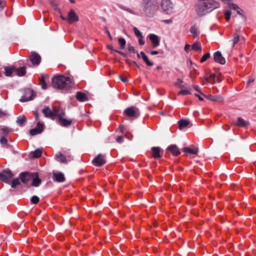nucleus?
<instances>
[{
    "label": "nucleus",
    "mask_w": 256,
    "mask_h": 256,
    "mask_svg": "<svg viewBox=\"0 0 256 256\" xmlns=\"http://www.w3.org/2000/svg\"><path fill=\"white\" fill-rule=\"evenodd\" d=\"M220 7V4L216 0H199L194 6L197 15L202 16Z\"/></svg>",
    "instance_id": "nucleus-1"
},
{
    "label": "nucleus",
    "mask_w": 256,
    "mask_h": 256,
    "mask_svg": "<svg viewBox=\"0 0 256 256\" xmlns=\"http://www.w3.org/2000/svg\"><path fill=\"white\" fill-rule=\"evenodd\" d=\"M144 14L148 17H153L159 8L158 0H142Z\"/></svg>",
    "instance_id": "nucleus-2"
},
{
    "label": "nucleus",
    "mask_w": 256,
    "mask_h": 256,
    "mask_svg": "<svg viewBox=\"0 0 256 256\" xmlns=\"http://www.w3.org/2000/svg\"><path fill=\"white\" fill-rule=\"evenodd\" d=\"M72 81L70 77L58 76L53 78L52 84L54 88L60 90H68L72 87Z\"/></svg>",
    "instance_id": "nucleus-3"
},
{
    "label": "nucleus",
    "mask_w": 256,
    "mask_h": 256,
    "mask_svg": "<svg viewBox=\"0 0 256 256\" xmlns=\"http://www.w3.org/2000/svg\"><path fill=\"white\" fill-rule=\"evenodd\" d=\"M124 114L128 117L137 118L140 116V112L138 108L132 106L125 109Z\"/></svg>",
    "instance_id": "nucleus-4"
},
{
    "label": "nucleus",
    "mask_w": 256,
    "mask_h": 256,
    "mask_svg": "<svg viewBox=\"0 0 256 256\" xmlns=\"http://www.w3.org/2000/svg\"><path fill=\"white\" fill-rule=\"evenodd\" d=\"M14 174L10 170H3L0 173V180L8 183L12 178L14 176Z\"/></svg>",
    "instance_id": "nucleus-5"
},
{
    "label": "nucleus",
    "mask_w": 256,
    "mask_h": 256,
    "mask_svg": "<svg viewBox=\"0 0 256 256\" xmlns=\"http://www.w3.org/2000/svg\"><path fill=\"white\" fill-rule=\"evenodd\" d=\"M36 93L33 90L30 88H27L24 90V95L20 100L22 102L31 100L34 99Z\"/></svg>",
    "instance_id": "nucleus-6"
},
{
    "label": "nucleus",
    "mask_w": 256,
    "mask_h": 256,
    "mask_svg": "<svg viewBox=\"0 0 256 256\" xmlns=\"http://www.w3.org/2000/svg\"><path fill=\"white\" fill-rule=\"evenodd\" d=\"M66 19L70 24H72L78 22L79 20V17L73 9H70L68 12Z\"/></svg>",
    "instance_id": "nucleus-7"
},
{
    "label": "nucleus",
    "mask_w": 256,
    "mask_h": 256,
    "mask_svg": "<svg viewBox=\"0 0 256 256\" xmlns=\"http://www.w3.org/2000/svg\"><path fill=\"white\" fill-rule=\"evenodd\" d=\"M29 60L34 66H38L41 62V57L36 52H32L29 56Z\"/></svg>",
    "instance_id": "nucleus-8"
},
{
    "label": "nucleus",
    "mask_w": 256,
    "mask_h": 256,
    "mask_svg": "<svg viewBox=\"0 0 256 256\" xmlns=\"http://www.w3.org/2000/svg\"><path fill=\"white\" fill-rule=\"evenodd\" d=\"M92 164L96 166H100L106 163V160L102 154H98L93 160Z\"/></svg>",
    "instance_id": "nucleus-9"
},
{
    "label": "nucleus",
    "mask_w": 256,
    "mask_h": 256,
    "mask_svg": "<svg viewBox=\"0 0 256 256\" xmlns=\"http://www.w3.org/2000/svg\"><path fill=\"white\" fill-rule=\"evenodd\" d=\"M161 8L164 12L168 13L172 9L173 4L170 0H162Z\"/></svg>",
    "instance_id": "nucleus-10"
},
{
    "label": "nucleus",
    "mask_w": 256,
    "mask_h": 256,
    "mask_svg": "<svg viewBox=\"0 0 256 256\" xmlns=\"http://www.w3.org/2000/svg\"><path fill=\"white\" fill-rule=\"evenodd\" d=\"M34 172H22L19 175L20 178L24 184H27L32 178V174Z\"/></svg>",
    "instance_id": "nucleus-11"
},
{
    "label": "nucleus",
    "mask_w": 256,
    "mask_h": 256,
    "mask_svg": "<svg viewBox=\"0 0 256 256\" xmlns=\"http://www.w3.org/2000/svg\"><path fill=\"white\" fill-rule=\"evenodd\" d=\"M43 130L44 125L42 123L38 122L36 124V127L30 130V134L31 136H34L41 134Z\"/></svg>",
    "instance_id": "nucleus-12"
},
{
    "label": "nucleus",
    "mask_w": 256,
    "mask_h": 256,
    "mask_svg": "<svg viewBox=\"0 0 256 256\" xmlns=\"http://www.w3.org/2000/svg\"><path fill=\"white\" fill-rule=\"evenodd\" d=\"M152 157L155 159H158L161 158L163 154V150L158 146L152 148Z\"/></svg>",
    "instance_id": "nucleus-13"
},
{
    "label": "nucleus",
    "mask_w": 256,
    "mask_h": 256,
    "mask_svg": "<svg viewBox=\"0 0 256 256\" xmlns=\"http://www.w3.org/2000/svg\"><path fill=\"white\" fill-rule=\"evenodd\" d=\"M214 59L216 62L221 64H224L226 63L225 58L222 56L220 51H217L214 53Z\"/></svg>",
    "instance_id": "nucleus-14"
},
{
    "label": "nucleus",
    "mask_w": 256,
    "mask_h": 256,
    "mask_svg": "<svg viewBox=\"0 0 256 256\" xmlns=\"http://www.w3.org/2000/svg\"><path fill=\"white\" fill-rule=\"evenodd\" d=\"M166 150L170 152L174 156H178L180 154L178 148L176 144H171L166 148Z\"/></svg>",
    "instance_id": "nucleus-15"
},
{
    "label": "nucleus",
    "mask_w": 256,
    "mask_h": 256,
    "mask_svg": "<svg viewBox=\"0 0 256 256\" xmlns=\"http://www.w3.org/2000/svg\"><path fill=\"white\" fill-rule=\"evenodd\" d=\"M32 182L31 185L33 186L38 187L42 183L41 180L39 178L38 174V172H34L32 174Z\"/></svg>",
    "instance_id": "nucleus-16"
},
{
    "label": "nucleus",
    "mask_w": 256,
    "mask_h": 256,
    "mask_svg": "<svg viewBox=\"0 0 256 256\" xmlns=\"http://www.w3.org/2000/svg\"><path fill=\"white\" fill-rule=\"evenodd\" d=\"M53 180L58 182H62L65 180L64 174L61 172H54L52 176Z\"/></svg>",
    "instance_id": "nucleus-17"
},
{
    "label": "nucleus",
    "mask_w": 256,
    "mask_h": 256,
    "mask_svg": "<svg viewBox=\"0 0 256 256\" xmlns=\"http://www.w3.org/2000/svg\"><path fill=\"white\" fill-rule=\"evenodd\" d=\"M182 151L188 154H194L196 155L198 154V148L196 147L194 148H190V147H186L184 148L182 150Z\"/></svg>",
    "instance_id": "nucleus-18"
},
{
    "label": "nucleus",
    "mask_w": 256,
    "mask_h": 256,
    "mask_svg": "<svg viewBox=\"0 0 256 256\" xmlns=\"http://www.w3.org/2000/svg\"><path fill=\"white\" fill-rule=\"evenodd\" d=\"M149 38L151 40L153 48H156L160 45V40L158 36L155 34H150Z\"/></svg>",
    "instance_id": "nucleus-19"
},
{
    "label": "nucleus",
    "mask_w": 256,
    "mask_h": 256,
    "mask_svg": "<svg viewBox=\"0 0 256 256\" xmlns=\"http://www.w3.org/2000/svg\"><path fill=\"white\" fill-rule=\"evenodd\" d=\"M72 123V120H67L66 118H64L63 117H60L58 119V124L64 127H67L70 126Z\"/></svg>",
    "instance_id": "nucleus-20"
},
{
    "label": "nucleus",
    "mask_w": 256,
    "mask_h": 256,
    "mask_svg": "<svg viewBox=\"0 0 256 256\" xmlns=\"http://www.w3.org/2000/svg\"><path fill=\"white\" fill-rule=\"evenodd\" d=\"M42 112L46 117L54 119V110H52L48 106H46L42 110Z\"/></svg>",
    "instance_id": "nucleus-21"
},
{
    "label": "nucleus",
    "mask_w": 256,
    "mask_h": 256,
    "mask_svg": "<svg viewBox=\"0 0 256 256\" xmlns=\"http://www.w3.org/2000/svg\"><path fill=\"white\" fill-rule=\"evenodd\" d=\"M53 110L54 118L56 116H58V118H60V117H64V116L65 112L63 109L54 107Z\"/></svg>",
    "instance_id": "nucleus-22"
},
{
    "label": "nucleus",
    "mask_w": 256,
    "mask_h": 256,
    "mask_svg": "<svg viewBox=\"0 0 256 256\" xmlns=\"http://www.w3.org/2000/svg\"><path fill=\"white\" fill-rule=\"evenodd\" d=\"M204 96L207 99L212 100V101H215V102H224V98L220 96H212V95H206L204 94Z\"/></svg>",
    "instance_id": "nucleus-23"
},
{
    "label": "nucleus",
    "mask_w": 256,
    "mask_h": 256,
    "mask_svg": "<svg viewBox=\"0 0 256 256\" xmlns=\"http://www.w3.org/2000/svg\"><path fill=\"white\" fill-rule=\"evenodd\" d=\"M76 98L79 102H84L88 100L86 94L82 92H78L76 94Z\"/></svg>",
    "instance_id": "nucleus-24"
},
{
    "label": "nucleus",
    "mask_w": 256,
    "mask_h": 256,
    "mask_svg": "<svg viewBox=\"0 0 256 256\" xmlns=\"http://www.w3.org/2000/svg\"><path fill=\"white\" fill-rule=\"evenodd\" d=\"M4 74L6 76H10L13 72H15V66H4Z\"/></svg>",
    "instance_id": "nucleus-25"
},
{
    "label": "nucleus",
    "mask_w": 256,
    "mask_h": 256,
    "mask_svg": "<svg viewBox=\"0 0 256 256\" xmlns=\"http://www.w3.org/2000/svg\"><path fill=\"white\" fill-rule=\"evenodd\" d=\"M16 75L19 76H22L25 75L26 73V67L22 66L19 68L15 67V72Z\"/></svg>",
    "instance_id": "nucleus-26"
},
{
    "label": "nucleus",
    "mask_w": 256,
    "mask_h": 256,
    "mask_svg": "<svg viewBox=\"0 0 256 256\" xmlns=\"http://www.w3.org/2000/svg\"><path fill=\"white\" fill-rule=\"evenodd\" d=\"M54 158L58 162L61 163L66 164L68 162L66 158L62 153L56 154Z\"/></svg>",
    "instance_id": "nucleus-27"
},
{
    "label": "nucleus",
    "mask_w": 256,
    "mask_h": 256,
    "mask_svg": "<svg viewBox=\"0 0 256 256\" xmlns=\"http://www.w3.org/2000/svg\"><path fill=\"white\" fill-rule=\"evenodd\" d=\"M249 124V122L246 121L242 118L238 117L236 124L238 126L244 128L247 126Z\"/></svg>",
    "instance_id": "nucleus-28"
},
{
    "label": "nucleus",
    "mask_w": 256,
    "mask_h": 256,
    "mask_svg": "<svg viewBox=\"0 0 256 256\" xmlns=\"http://www.w3.org/2000/svg\"><path fill=\"white\" fill-rule=\"evenodd\" d=\"M189 124L190 122L186 120L182 119L178 122V128L180 130H182L187 127Z\"/></svg>",
    "instance_id": "nucleus-29"
},
{
    "label": "nucleus",
    "mask_w": 256,
    "mask_h": 256,
    "mask_svg": "<svg viewBox=\"0 0 256 256\" xmlns=\"http://www.w3.org/2000/svg\"><path fill=\"white\" fill-rule=\"evenodd\" d=\"M140 55L141 56L144 60V61L145 62V63L148 66H152L154 65V62L150 61L148 57L146 56V55L145 54V53L144 52H140Z\"/></svg>",
    "instance_id": "nucleus-30"
},
{
    "label": "nucleus",
    "mask_w": 256,
    "mask_h": 256,
    "mask_svg": "<svg viewBox=\"0 0 256 256\" xmlns=\"http://www.w3.org/2000/svg\"><path fill=\"white\" fill-rule=\"evenodd\" d=\"M48 76V75L46 74H42L40 78V82L41 87H42V89H43V90H46L47 88V84L45 82V78Z\"/></svg>",
    "instance_id": "nucleus-31"
},
{
    "label": "nucleus",
    "mask_w": 256,
    "mask_h": 256,
    "mask_svg": "<svg viewBox=\"0 0 256 256\" xmlns=\"http://www.w3.org/2000/svg\"><path fill=\"white\" fill-rule=\"evenodd\" d=\"M26 118L24 115L20 116L17 118L16 124L20 126H24V122H26Z\"/></svg>",
    "instance_id": "nucleus-32"
},
{
    "label": "nucleus",
    "mask_w": 256,
    "mask_h": 256,
    "mask_svg": "<svg viewBox=\"0 0 256 256\" xmlns=\"http://www.w3.org/2000/svg\"><path fill=\"white\" fill-rule=\"evenodd\" d=\"M42 150L40 148H38L30 153L31 157L33 158H38L42 156Z\"/></svg>",
    "instance_id": "nucleus-33"
},
{
    "label": "nucleus",
    "mask_w": 256,
    "mask_h": 256,
    "mask_svg": "<svg viewBox=\"0 0 256 256\" xmlns=\"http://www.w3.org/2000/svg\"><path fill=\"white\" fill-rule=\"evenodd\" d=\"M216 75L214 74L210 75V77H204V78L206 82H210L212 84H214L216 82L215 78Z\"/></svg>",
    "instance_id": "nucleus-34"
},
{
    "label": "nucleus",
    "mask_w": 256,
    "mask_h": 256,
    "mask_svg": "<svg viewBox=\"0 0 256 256\" xmlns=\"http://www.w3.org/2000/svg\"><path fill=\"white\" fill-rule=\"evenodd\" d=\"M108 48L109 50H111V53L112 54V53L113 52H116L117 53H118L119 54H120V55H122V56H124L125 58L127 57V54L126 53H124V52H121L120 50H118L114 49L113 48V46H111V45L108 46Z\"/></svg>",
    "instance_id": "nucleus-35"
},
{
    "label": "nucleus",
    "mask_w": 256,
    "mask_h": 256,
    "mask_svg": "<svg viewBox=\"0 0 256 256\" xmlns=\"http://www.w3.org/2000/svg\"><path fill=\"white\" fill-rule=\"evenodd\" d=\"M118 42L120 46V49H124L126 44V40L123 38H120L118 39Z\"/></svg>",
    "instance_id": "nucleus-36"
},
{
    "label": "nucleus",
    "mask_w": 256,
    "mask_h": 256,
    "mask_svg": "<svg viewBox=\"0 0 256 256\" xmlns=\"http://www.w3.org/2000/svg\"><path fill=\"white\" fill-rule=\"evenodd\" d=\"M20 184V181L18 178H14L12 180L11 184L12 188H16Z\"/></svg>",
    "instance_id": "nucleus-37"
},
{
    "label": "nucleus",
    "mask_w": 256,
    "mask_h": 256,
    "mask_svg": "<svg viewBox=\"0 0 256 256\" xmlns=\"http://www.w3.org/2000/svg\"><path fill=\"white\" fill-rule=\"evenodd\" d=\"M190 32L193 35L194 38H196L198 36L197 28L194 26H192L190 28Z\"/></svg>",
    "instance_id": "nucleus-38"
},
{
    "label": "nucleus",
    "mask_w": 256,
    "mask_h": 256,
    "mask_svg": "<svg viewBox=\"0 0 256 256\" xmlns=\"http://www.w3.org/2000/svg\"><path fill=\"white\" fill-rule=\"evenodd\" d=\"M240 40V36L238 34H234L233 35L232 47L234 48L236 44Z\"/></svg>",
    "instance_id": "nucleus-39"
},
{
    "label": "nucleus",
    "mask_w": 256,
    "mask_h": 256,
    "mask_svg": "<svg viewBox=\"0 0 256 256\" xmlns=\"http://www.w3.org/2000/svg\"><path fill=\"white\" fill-rule=\"evenodd\" d=\"M192 49L196 50H202V48L198 42H194L192 46Z\"/></svg>",
    "instance_id": "nucleus-40"
},
{
    "label": "nucleus",
    "mask_w": 256,
    "mask_h": 256,
    "mask_svg": "<svg viewBox=\"0 0 256 256\" xmlns=\"http://www.w3.org/2000/svg\"><path fill=\"white\" fill-rule=\"evenodd\" d=\"M134 31L135 35L139 38H143V36L141 32L138 30L136 27L134 28Z\"/></svg>",
    "instance_id": "nucleus-41"
},
{
    "label": "nucleus",
    "mask_w": 256,
    "mask_h": 256,
    "mask_svg": "<svg viewBox=\"0 0 256 256\" xmlns=\"http://www.w3.org/2000/svg\"><path fill=\"white\" fill-rule=\"evenodd\" d=\"M40 201V198L38 196H34L30 198V202L32 204H36Z\"/></svg>",
    "instance_id": "nucleus-42"
},
{
    "label": "nucleus",
    "mask_w": 256,
    "mask_h": 256,
    "mask_svg": "<svg viewBox=\"0 0 256 256\" xmlns=\"http://www.w3.org/2000/svg\"><path fill=\"white\" fill-rule=\"evenodd\" d=\"M190 94H191V92L190 90H182L178 93V95H187Z\"/></svg>",
    "instance_id": "nucleus-43"
},
{
    "label": "nucleus",
    "mask_w": 256,
    "mask_h": 256,
    "mask_svg": "<svg viewBox=\"0 0 256 256\" xmlns=\"http://www.w3.org/2000/svg\"><path fill=\"white\" fill-rule=\"evenodd\" d=\"M231 14L232 12L230 10H227L224 12L225 18L227 21L230 20V18Z\"/></svg>",
    "instance_id": "nucleus-44"
},
{
    "label": "nucleus",
    "mask_w": 256,
    "mask_h": 256,
    "mask_svg": "<svg viewBox=\"0 0 256 256\" xmlns=\"http://www.w3.org/2000/svg\"><path fill=\"white\" fill-rule=\"evenodd\" d=\"M210 56V53H206L204 54L202 58L200 60V62L202 63L206 61L208 58H209Z\"/></svg>",
    "instance_id": "nucleus-45"
},
{
    "label": "nucleus",
    "mask_w": 256,
    "mask_h": 256,
    "mask_svg": "<svg viewBox=\"0 0 256 256\" xmlns=\"http://www.w3.org/2000/svg\"><path fill=\"white\" fill-rule=\"evenodd\" d=\"M0 130L4 134H8L12 131L10 128L7 127L2 128H1Z\"/></svg>",
    "instance_id": "nucleus-46"
},
{
    "label": "nucleus",
    "mask_w": 256,
    "mask_h": 256,
    "mask_svg": "<svg viewBox=\"0 0 256 256\" xmlns=\"http://www.w3.org/2000/svg\"><path fill=\"white\" fill-rule=\"evenodd\" d=\"M228 7H230V8L233 9L234 10H236V9L238 8V5H236L232 3L231 2H228Z\"/></svg>",
    "instance_id": "nucleus-47"
},
{
    "label": "nucleus",
    "mask_w": 256,
    "mask_h": 256,
    "mask_svg": "<svg viewBox=\"0 0 256 256\" xmlns=\"http://www.w3.org/2000/svg\"><path fill=\"white\" fill-rule=\"evenodd\" d=\"M0 143L2 144L6 145L8 144V140L4 136H2L0 138Z\"/></svg>",
    "instance_id": "nucleus-48"
},
{
    "label": "nucleus",
    "mask_w": 256,
    "mask_h": 256,
    "mask_svg": "<svg viewBox=\"0 0 256 256\" xmlns=\"http://www.w3.org/2000/svg\"><path fill=\"white\" fill-rule=\"evenodd\" d=\"M183 81L180 79H178L176 83V86H178L180 88H184V86L182 84Z\"/></svg>",
    "instance_id": "nucleus-49"
},
{
    "label": "nucleus",
    "mask_w": 256,
    "mask_h": 256,
    "mask_svg": "<svg viewBox=\"0 0 256 256\" xmlns=\"http://www.w3.org/2000/svg\"><path fill=\"white\" fill-rule=\"evenodd\" d=\"M128 50L129 52H132L134 54L137 53V50H135L133 46H130V44H128Z\"/></svg>",
    "instance_id": "nucleus-50"
},
{
    "label": "nucleus",
    "mask_w": 256,
    "mask_h": 256,
    "mask_svg": "<svg viewBox=\"0 0 256 256\" xmlns=\"http://www.w3.org/2000/svg\"><path fill=\"white\" fill-rule=\"evenodd\" d=\"M8 116V113L6 111L0 110V118L5 117Z\"/></svg>",
    "instance_id": "nucleus-51"
},
{
    "label": "nucleus",
    "mask_w": 256,
    "mask_h": 256,
    "mask_svg": "<svg viewBox=\"0 0 256 256\" xmlns=\"http://www.w3.org/2000/svg\"><path fill=\"white\" fill-rule=\"evenodd\" d=\"M193 88H194L196 90L197 92H200V93L201 94H202V96H204V94H203V93L201 92V90H200V88H199V86H196V85H194V86H193Z\"/></svg>",
    "instance_id": "nucleus-52"
},
{
    "label": "nucleus",
    "mask_w": 256,
    "mask_h": 256,
    "mask_svg": "<svg viewBox=\"0 0 256 256\" xmlns=\"http://www.w3.org/2000/svg\"><path fill=\"white\" fill-rule=\"evenodd\" d=\"M34 119L36 120H39V114L38 110H36L34 111Z\"/></svg>",
    "instance_id": "nucleus-53"
},
{
    "label": "nucleus",
    "mask_w": 256,
    "mask_h": 256,
    "mask_svg": "<svg viewBox=\"0 0 256 256\" xmlns=\"http://www.w3.org/2000/svg\"><path fill=\"white\" fill-rule=\"evenodd\" d=\"M124 138L122 136H118L116 138V141L118 143H122L123 142Z\"/></svg>",
    "instance_id": "nucleus-54"
},
{
    "label": "nucleus",
    "mask_w": 256,
    "mask_h": 256,
    "mask_svg": "<svg viewBox=\"0 0 256 256\" xmlns=\"http://www.w3.org/2000/svg\"><path fill=\"white\" fill-rule=\"evenodd\" d=\"M138 43L140 46H143L144 44V41L143 40V38H139L138 39Z\"/></svg>",
    "instance_id": "nucleus-55"
},
{
    "label": "nucleus",
    "mask_w": 256,
    "mask_h": 256,
    "mask_svg": "<svg viewBox=\"0 0 256 256\" xmlns=\"http://www.w3.org/2000/svg\"><path fill=\"white\" fill-rule=\"evenodd\" d=\"M119 78H120V80L124 82V83H126L127 82H128V80L126 78H123L122 76H119Z\"/></svg>",
    "instance_id": "nucleus-56"
},
{
    "label": "nucleus",
    "mask_w": 256,
    "mask_h": 256,
    "mask_svg": "<svg viewBox=\"0 0 256 256\" xmlns=\"http://www.w3.org/2000/svg\"><path fill=\"white\" fill-rule=\"evenodd\" d=\"M190 50V46L188 44L185 45L184 50L186 52H188Z\"/></svg>",
    "instance_id": "nucleus-57"
},
{
    "label": "nucleus",
    "mask_w": 256,
    "mask_h": 256,
    "mask_svg": "<svg viewBox=\"0 0 256 256\" xmlns=\"http://www.w3.org/2000/svg\"><path fill=\"white\" fill-rule=\"evenodd\" d=\"M236 11L237 12V13L238 14H240V15H242V13H243V10L238 7V9H236Z\"/></svg>",
    "instance_id": "nucleus-58"
},
{
    "label": "nucleus",
    "mask_w": 256,
    "mask_h": 256,
    "mask_svg": "<svg viewBox=\"0 0 256 256\" xmlns=\"http://www.w3.org/2000/svg\"><path fill=\"white\" fill-rule=\"evenodd\" d=\"M4 4L2 2V0H0V10H2L4 9Z\"/></svg>",
    "instance_id": "nucleus-59"
},
{
    "label": "nucleus",
    "mask_w": 256,
    "mask_h": 256,
    "mask_svg": "<svg viewBox=\"0 0 256 256\" xmlns=\"http://www.w3.org/2000/svg\"><path fill=\"white\" fill-rule=\"evenodd\" d=\"M106 33L108 34V37H109L110 39L112 40V37L111 36V34H110V32L108 30V28H106Z\"/></svg>",
    "instance_id": "nucleus-60"
},
{
    "label": "nucleus",
    "mask_w": 256,
    "mask_h": 256,
    "mask_svg": "<svg viewBox=\"0 0 256 256\" xmlns=\"http://www.w3.org/2000/svg\"><path fill=\"white\" fill-rule=\"evenodd\" d=\"M150 53L152 56H154V55L158 54V52L156 51V50H152L150 52Z\"/></svg>",
    "instance_id": "nucleus-61"
},
{
    "label": "nucleus",
    "mask_w": 256,
    "mask_h": 256,
    "mask_svg": "<svg viewBox=\"0 0 256 256\" xmlns=\"http://www.w3.org/2000/svg\"><path fill=\"white\" fill-rule=\"evenodd\" d=\"M126 63H129V62H130V63H132V64H134L135 66H136V65H137V63H136L135 61H131V60H126Z\"/></svg>",
    "instance_id": "nucleus-62"
},
{
    "label": "nucleus",
    "mask_w": 256,
    "mask_h": 256,
    "mask_svg": "<svg viewBox=\"0 0 256 256\" xmlns=\"http://www.w3.org/2000/svg\"><path fill=\"white\" fill-rule=\"evenodd\" d=\"M194 96L196 97H198L200 100L202 101L204 100L203 98L201 97L199 94H194Z\"/></svg>",
    "instance_id": "nucleus-63"
},
{
    "label": "nucleus",
    "mask_w": 256,
    "mask_h": 256,
    "mask_svg": "<svg viewBox=\"0 0 256 256\" xmlns=\"http://www.w3.org/2000/svg\"><path fill=\"white\" fill-rule=\"evenodd\" d=\"M221 76H222V75L220 74V76L217 77V78H216L217 82H220L222 81Z\"/></svg>",
    "instance_id": "nucleus-64"
}]
</instances>
